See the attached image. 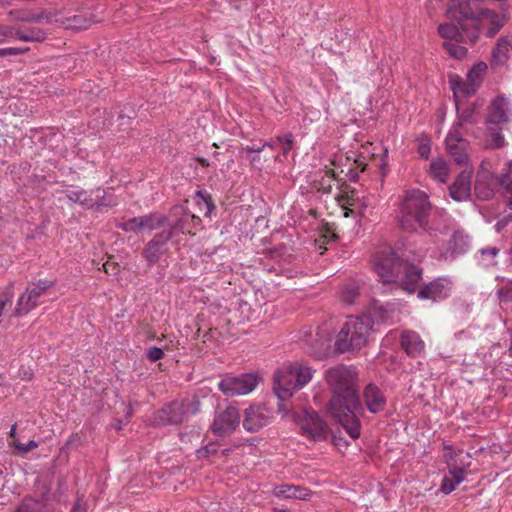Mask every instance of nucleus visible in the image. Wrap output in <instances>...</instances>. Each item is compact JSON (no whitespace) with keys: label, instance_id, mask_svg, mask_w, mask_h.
Wrapping results in <instances>:
<instances>
[{"label":"nucleus","instance_id":"7","mask_svg":"<svg viewBox=\"0 0 512 512\" xmlns=\"http://www.w3.org/2000/svg\"><path fill=\"white\" fill-rule=\"evenodd\" d=\"M66 198L74 203H78L86 209L101 211L106 207H113L118 204V199L112 190L96 189L87 192L81 188H69L65 191Z\"/></svg>","mask_w":512,"mask_h":512},{"label":"nucleus","instance_id":"30","mask_svg":"<svg viewBox=\"0 0 512 512\" xmlns=\"http://www.w3.org/2000/svg\"><path fill=\"white\" fill-rule=\"evenodd\" d=\"M500 249L497 247H485L478 250L476 259L478 264L485 268L495 267L498 264L497 257Z\"/></svg>","mask_w":512,"mask_h":512},{"label":"nucleus","instance_id":"10","mask_svg":"<svg viewBox=\"0 0 512 512\" xmlns=\"http://www.w3.org/2000/svg\"><path fill=\"white\" fill-rule=\"evenodd\" d=\"M55 285V281L49 279H39L28 284L26 290L19 296L14 314L17 317L28 314L31 310L42 303L41 298L48 294L50 288Z\"/></svg>","mask_w":512,"mask_h":512},{"label":"nucleus","instance_id":"53","mask_svg":"<svg viewBox=\"0 0 512 512\" xmlns=\"http://www.w3.org/2000/svg\"><path fill=\"white\" fill-rule=\"evenodd\" d=\"M122 227H123V229L125 231H136V228L140 229V228H143L144 226H127V225H124Z\"/></svg>","mask_w":512,"mask_h":512},{"label":"nucleus","instance_id":"46","mask_svg":"<svg viewBox=\"0 0 512 512\" xmlns=\"http://www.w3.org/2000/svg\"><path fill=\"white\" fill-rule=\"evenodd\" d=\"M86 511V502L84 501L83 496H78L75 501L71 512H85Z\"/></svg>","mask_w":512,"mask_h":512},{"label":"nucleus","instance_id":"38","mask_svg":"<svg viewBox=\"0 0 512 512\" xmlns=\"http://www.w3.org/2000/svg\"><path fill=\"white\" fill-rule=\"evenodd\" d=\"M460 42H445L443 44L444 49L446 52L453 58L456 59H463L467 55V48L459 44Z\"/></svg>","mask_w":512,"mask_h":512},{"label":"nucleus","instance_id":"5","mask_svg":"<svg viewBox=\"0 0 512 512\" xmlns=\"http://www.w3.org/2000/svg\"><path fill=\"white\" fill-rule=\"evenodd\" d=\"M372 331L369 317L350 316L338 333L335 347L339 353L360 350Z\"/></svg>","mask_w":512,"mask_h":512},{"label":"nucleus","instance_id":"58","mask_svg":"<svg viewBox=\"0 0 512 512\" xmlns=\"http://www.w3.org/2000/svg\"><path fill=\"white\" fill-rule=\"evenodd\" d=\"M274 512H290V511H288V510H286V509H279V508H275V509H274Z\"/></svg>","mask_w":512,"mask_h":512},{"label":"nucleus","instance_id":"12","mask_svg":"<svg viewBox=\"0 0 512 512\" xmlns=\"http://www.w3.org/2000/svg\"><path fill=\"white\" fill-rule=\"evenodd\" d=\"M259 382L257 375L243 373L236 376H226L219 384V389L227 396L246 395L252 392Z\"/></svg>","mask_w":512,"mask_h":512},{"label":"nucleus","instance_id":"55","mask_svg":"<svg viewBox=\"0 0 512 512\" xmlns=\"http://www.w3.org/2000/svg\"><path fill=\"white\" fill-rule=\"evenodd\" d=\"M263 145H265V147H269L271 149H274L276 147V145H278L277 139L275 141H272V142H266Z\"/></svg>","mask_w":512,"mask_h":512},{"label":"nucleus","instance_id":"24","mask_svg":"<svg viewBox=\"0 0 512 512\" xmlns=\"http://www.w3.org/2000/svg\"><path fill=\"white\" fill-rule=\"evenodd\" d=\"M449 195L457 202L466 201L471 195V172L462 171L449 187Z\"/></svg>","mask_w":512,"mask_h":512},{"label":"nucleus","instance_id":"44","mask_svg":"<svg viewBox=\"0 0 512 512\" xmlns=\"http://www.w3.org/2000/svg\"><path fill=\"white\" fill-rule=\"evenodd\" d=\"M443 449L446 451V453L444 454V460H445V463L450 467V468H453V467H456L455 464H454V458L456 456V453L455 451L453 450V448L450 446V445H444L443 446Z\"/></svg>","mask_w":512,"mask_h":512},{"label":"nucleus","instance_id":"15","mask_svg":"<svg viewBox=\"0 0 512 512\" xmlns=\"http://www.w3.org/2000/svg\"><path fill=\"white\" fill-rule=\"evenodd\" d=\"M499 191L501 192L506 208L501 212L497 224L512 222V161H506L499 172Z\"/></svg>","mask_w":512,"mask_h":512},{"label":"nucleus","instance_id":"28","mask_svg":"<svg viewBox=\"0 0 512 512\" xmlns=\"http://www.w3.org/2000/svg\"><path fill=\"white\" fill-rule=\"evenodd\" d=\"M512 52V39L500 38L492 51V61L496 64L504 63Z\"/></svg>","mask_w":512,"mask_h":512},{"label":"nucleus","instance_id":"34","mask_svg":"<svg viewBox=\"0 0 512 512\" xmlns=\"http://www.w3.org/2000/svg\"><path fill=\"white\" fill-rule=\"evenodd\" d=\"M194 199L203 216L208 217L214 208L211 196L205 191L198 190L195 193Z\"/></svg>","mask_w":512,"mask_h":512},{"label":"nucleus","instance_id":"35","mask_svg":"<svg viewBox=\"0 0 512 512\" xmlns=\"http://www.w3.org/2000/svg\"><path fill=\"white\" fill-rule=\"evenodd\" d=\"M452 89L456 97L460 95L463 97H467L473 95L476 92L477 86L468 79H459L453 82Z\"/></svg>","mask_w":512,"mask_h":512},{"label":"nucleus","instance_id":"45","mask_svg":"<svg viewBox=\"0 0 512 512\" xmlns=\"http://www.w3.org/2000/svg\"><path fill=\"white\" fill-rule=\"evenodd\" d=\"M498 295L501 301L511 302L512 301V286L502 287L498 290Z\"/></svg>","mask_w":512,"mask_h":512},{"label":"nucleus","instance_id":"57","mask_svg":"<svg viewBox=\"0 0 512 512\" xmlns=\"http://www.w3.org/2000/svg\"><path fill=\"white\" fill-rule=\"evenodd\" d=\"M312 336V332L311 331H306L304 332V337H305V341H308V337H311Z\"/></svg>","mask_w":512,"mask_h":512},{"label":"nucleus","instance_id":"41","mask_svg":"<svg viewBox=\"0 0 512 512\" xmlns=\"http://www.w3.org/2000/svg\"><path fill=\"white\" fill-rule=\"evenodd\" d=\"M293 142L294 137L291 133H286L283 136L277 137V143L278 145H282L284 155L288 154V152L292 149Z\"/></svg>","mask_w":512,"mask_h":512},{"label":"nucleus","instance_id":"59","mask_svg":"<svg viewBox=\"0 0 512 512\" xmlns=\"http://www.w3.org/2000/svg\"><path fill=\"white\" fill-rule=\"evenodd\" d=\"M74 439V436H71L69 440L66 442V446L70 445Z\"/></svg>","mask_w":512,"mask_h":512},{"label":"nucleus","instance_id":"29","mask_svg":"<svg viewBox=\"0 0 512 512\" xmlns=\"http://www.w3.org/2000/svg\"><path fill=\"white\" fill-rule=\"evenodd\" d=\"M449 164L442 158L433 159L430 163L429 175L440 183H446L449 177Z\"/></svg>","mask_w":512,"mask_h":512},{"label":"nucleus","instance_id":"48","mask_svg":"<svg viewBox=\"0 0 512 512\" xmlns=\"http://www.w3.org/2000/svg\"><path fill=\"white\" fill-rule=\"evenodd\" d=\"M431 147L428 142H422L419 144L418 153L420 157L427 159L430 155Z\"/></svg>","mask_w":512,"mask_h":512},{"label":"nucleus","instance_id":"21","mask_svg":"<svg viewBox=\"0 0 512 512\" xmlns=\"http://www.w3.org/2000/svg\"><path fill=\"white\" fill-rule=\"evenodd\" d=\"M512 117V109L509 100L504 96L496 97L490 107L487 116V125L508 122Z\"/></svg>","mask_w":512,"mask_h":512},{"label":"nucleus","instance_id":"23","mask_svg":"<svg viewBox=\"0 0 512 512\" xmlns=\"http://www.w3.org/2000/svg\"><path fill=\"white\" fill-rule=\"evenodd\" d=\"M402 350L412 358L420 357L425 352V342L421 336L413 330H405L400 335Z\"/></svg>","mask_w":512,"mask_h":512},{"label":"nucleus","instance_id":"22","mask_svg":"<svg viewBox=\"0 0 512 512\" xmlns=\"http://www.w3.org/2000/svg\"><path fill=\"white\" fill-rule=\"evenodd\" d=\"M471 245V239L468 234L463 230L457 229L453 232L450 239L445 244L443 256L448 258H455L459 255L466 253Z\"/></svg>","mask_w":512,"mask_h":512},{"label":"nucleus","instance_id":"3","mask_svg":"<svg viewBox=\"0 0 512 512\" xmlns=\"http://www.w3.org/2000/svg\"><path fill=\"white\" fill-rule=\"evenodd\" d=\"M446 15L458 22L465 31L471 44H475L484 26L488 27L487 36L493 37L505 24L504 14L491 9L479 7L473 10L470 0H448Z\"/></svg>","mask_w":512,"mask_h":512},{"label":"nucleus","instance_id":"40","mask_svg":"<svg viewBox=\"0 0 512 512\" xmlns=\"http://www.w3.org/2000/svg\"><path fill=\"white\" fill-rule=\"evenodd\" d=\"M9 445L17 450V455L25 456L30 451L36 449L39 444L34 440H29L26 444L20 443L16 440H11Z\"/></svg>","mask_w":512,"mask_h":512},{"label":"nucleus","instance_id":"51","mask_svg":"<svg viewBox=\"0 0 512 512\" xmlns=\"http://www.w3.org/2000/svg\"><path fill=\"white\" fill-rule=\"evenodd\" d=\"M103 269L105 273L115 275L117 273V266L114 264H110L109 262L104 263Z\"/></svg>","mask_w":512,"mask_h":512},{"label":"nucleus","instance_id":"9","mask_svg":"<svg viewBox=\"0 0 512 512\" xmlns=\"http://www.w3.org/2000/svg\"><path fill=\"white\" fill-rule=\"evenodd\" d=\"M401 212L403 219L400 224H427L430 221L432 208L428 197L419 190H413L406 194Z\"/></svg>","mask_w":512,"mask_h":512},{"label":"nucleus","instance_id":"2","mask_svg":"<svg viewBox=\"0 0 512 512\" xmlns=\"http://www.w3.org/2000/svg\"><path fill=\"white\" fill-rule=\"evenodd\" d=\"M409 254L399 246H384L373 254V268L383 284H393L408 293L416 291L422 269L410 262Z\"/></svg>","mask_w":512,"mask_h":512},{"label":"nucleus","instance_id":"1","mask_svg":"<svg viewBox=\"0 0 512 512\" xmlns=\"http://www.w3.org/2000/svg\"><path fill=\"white\" fill-rule=\"evenodd\" d=\"M325 379L332 393L328 412L352 439L359 438V415L364 413V407L358 394L356 371L339 364L326 370Z\"/></svg>","mask_w":512,"mask_h":512},{"label":"nucleus","instance_id":"31","mask_svg":"<svg viewBox=\"0 0 512 512\" xmlns=\"http://www.w3.org/2000/svg\"><path fill=\"white\" fill-rule=\"evenodd\" d=\"M361 317H369L370 325L373 327V325L376 323L387 322L390 319V313L388 309L383 305L379 304L378 302H373L368 312L361 315Z\"/></svg>","mask_w":512,"mask_h":512},{"label":"nucleus","instance_id":"26","mask_svg":"<svg viewBox=\"0 0 512 512\" xmlns=\"http://www.w3.org/2000/svg\"><path fill=\"white\" fill-rule=\"evenodd\" d=\"M438 34L441 38L445 40L471 43L469 41V37L466 35L465 31L461 28V26H457L454 23H441L438 26Z\"/></svg>","mask_w":512,"mask_h":512},{"label":"nucleus","instance_id":"54","mask_svg":"<svg viewBox=\"0 0 512 512\" xmlns=\"http://www.w3.org/2000/svg\"><path fill=\"white\" fill-rule=\"evenodd\" d=\"M9 436L11 438H13V440H15V436H16V425H12L10 431H9Z\"/></svg>","mask_w":512,"mask_h":512},{"label":"nucleus","instance_id":"52","mask_svg":"<svg viewBox=\"0 0 512 512\" xmlns=\"http://www.w3.org/2000/svg\"><path fill=\"white\" fill-rule=\"evenodd\" d=\"M265 148V145H248L245 147V150L250 153H260Z\"/></svg>","mask_w":512,"mask_h":512},{"label":"nucleus","instance_id":"62","mask_svg":"<svg viewBox=\"0 0 512 512\" xmlns=\"http://www.w3.org/2000/svg\"><path fill=\"white\" fill-rule=\"evenodd\" d=\"M228 452H229V450L226 449V450H223L222 454L223 455H228Z\"/></svg>","mask_w":512,"mask_h":512},{"label":"nucleus","instance_id":"32","mask_svg":"<svg viewBox=\"0 0 512 512\" xmlns=\"http://www.w3.org/2000/svg\"><path fill=\"white\" fill-rule=\"evenodd\" d=\"M15 37L23 42H41L46 38V33L36 27H24L15 31Z\"/></svg>","mask_w":512,"mask_h":512},{"label":"nucleus","instance_id":"47","mask_svg":"<svg viewBox=\"0 0 512 512\" xmlns=\"http://www.w3.org/2000/svg\"><path fill=\"white\" fill-rule=\"evenodd\" d=\"M179 437L182 442H191L193 439H198L200 435L198 432L190 431L180 432Z\"/></svg>","mask_w":512,"mask_h":512},{"label":"nucleus","instance_id":"27","mask_svg":"<svg viewBox=\"0 0 512 512\" xmlns=\"http://www.w3.org/2000/svg\"><path fill=\"white\" fill-rule=\"evenodd\" d=\"M464 474L465 470L461 467L450 468L448 474L442 479L440 490L446 495L452 493L464 481Z\"/></svg>","mask_w":512,"mask_h":512},{"label":"nucleus","instance_id":"4","mask_svg":"<svg viewBox=\"0 0 512 512\" xmlns=\"http://www.w3.org/2000/svg\"><path fill=\"white\" fill-rule=\"evenodd\" d=\"M312 369L303 363L283 364L274 374L273 390L281 401L291 398L295 391L302 389L312 379Z\"/></svg>","mask_w":512,"mask_h":512},{"label":"nucleus","instance_id":"25","mask_svg":"<svg viewBox=\"0 0 512 512\" xmlns=\"http://www.w3.org/2000/svg\"><path fill=\"white\" fill-rule=\"evenodd\" d=\"M273 494L280 499L306 500L310 495V491L303 486L282 484L273 489Z\"/></svg>","mask_w":512,"mask_h":512},{"label":"nucleus","instance_id":"50","mask_svg":"<svg viewBox=\"0 0 512 512\" xmlns=\"http://www.w3.org/2000/svg\"><path fill=\"white\" fill-rule=\"evenodd\" d=\"M325 229L323 238H325V242L335 241L337 236L334 233V230L331 229V226H323Z\"/></svg>","mask_w":512,"mask_h":512},{"label":"nucleus","instance_id":"33","mask_svg":"<svg viewBox=\"0 0 512 512\" xmlns=\"http://www.w3.org/2000/svg\"><path fill=\"white\" fill-rule=\"evenodd\" d=\"M487 126V133L483 141L484 147L486 149H497L503 147L505 144L503 134L500 131L490 127V125Z\"/></svg>","mask_w":512,"mask_h":512},{"label":"nucleus","instance_id":"6","mask_svg":"<svg viewBox=\"0 0 512 512\" xmlns=\"http://www.w3.org/2000/svg\"><path fill=\"white\" fill-rule=\"evenodd\" d=\"M201 411V402L197 398L173 401L157 410L152 423L157 427L179 425Z\"/></svg>","mask_w":512,"mask_h":512},{"label":"nucleus","instance_id":"18","mask_svg":"<svg viewBox=\"0 0 512 512\" xmlns=\"http://www.w3.org/2000/svg\"><path fill=\"white\" fill-rule=\"evenodd\" d=\"M452 281L448 277H438L418 291V298L440 301L447 298L452 290Z\"/></svg>","mask_w":512,"mask_h":512},{"label":"nucleus","instance_id":"13","mask_svg":"<svg viewBox=\"0 0 512 512\" xmlns=\"http://www.w3.org/2000/svg\"><path fill=\"white\" fill-rule=\"evenodd\" d=\"M302 434L313 441H324L330 429L326 421L313 410H304L300 419Z\"/></svg>","mask_w":512,"mask_h":512},{"label":"nucleus","instance_id":"43","mask_svg":"<svg viewBox=\"0 0 512 512\" xmlns=\"http://www.w3.org/2000/svg\"><path fill=\"white\" fill-rule=\"evenodd\" d=\"M146 357L151 362H156L164 357V352L161 348L153 346L147 349Z\"/></svg>","mask_w":512,"mask_h":512},{"label":"nucleus","instance_id":"39","mask_svg":"<svg viewBox=\"0 0 512 512\" xmlns=\"http://www.w3.org/2000/svg\"><path fill=\"white\" fill-rule=\"evenodd\" d=\"M359 296V288L355 283L344 285L341 291V299L347 304H353Z\"/></svg>","mask_w":512,"mask_h":512},{"label":"nucleus","instance_id":"16","mask_svg":"<svg viewBox=\"0 0 512 512\" xmlns=\"http://www.w3.org/2000/svg\"><path fill=\"white\" fill-rule=\"evenodd\" d=\"M239 424L240 414L238 409L229 405L223 410L216 411L211 430L214 435L223 436L234 432Z\"/></svg>","mask_w":512,"mask_h":512},{"label":"nucleus","instance_id":"19","mask_svg":"<svg viewBox=\"0 0 512 512\" xmlns=\"http://www.w3.org/2000/svg\"><path fill=\"white\" fill-rule=\"evenodd\" d=\"M271 418L270 410L262 405L250 406L245 410L243 427L248 432H257L268 425Z\"/></svg>","mask_w":512,"mask_h":512},{"label":"nucleus","instance_id":"11","mask_svg":"<svg viewBox=\"0 0 512 512\" xmlns=\"http://www.w3.org/2000/svg\"><path fill=\"white\" fill-rule=\"evenodd\" d=\"M194 219L202 221L199 215L187 213L183 205H176L167 215L153 213L133 218L128 224H190Z\"/></svg>","mask_w":512,"mask_h":512},{"label":"nucleus","instance_id":"20","mask_svg":"<svg viewBox=\"0 0 512 512\" xmlns=\"http://www.w3.org/2000/svg\"><path fill=\"white\" fill-rule=\"evenodd\" d=\"M363 401L367 410L372 414H378L385 410L387 398L383 390L374 383H369L363 390Z\"/></svg>","mask_w":512,"mask_h":512},{"label":"nucleus","instance_id":"56","mask_svg":"<svg viewBox=\"0 0 512 512\" xmlns=\"http://www.w3.org/2000/svg\"><path fill=\"white\" fill-rule=\"evenodd\" d=\"M12 53V49H0V56H6Z\"/></svg>","mask_w":512,"mask_h":512},{"label":"nucleus","instance_id":"8","mask_svg":"<svg viewBox=\"0 0 512 512\" xmlns=\"http://www.w3.org/2000/svg\"><path fill=\"white\" fill-rule=\"evenodd\" d=\"M498 157L484 159L476 173L474 191L480 200H490L499 190V173H496Z\"/></svg>","mask_w":512,"mask_h":512},{"label":"nucleus","instance_id":"61","mask_svg":"<svg viewBox=\"0 0 512 512\" xmlns=\"http://www.w3.org/2000/svg\"><path fill=\"white\" fill-rule=\"evenodd\" d=\"M199 161H200V163H201L202 165H206V164H207V162H206V160H205V159H200Z\"/></svg>","mask_w":512,"mask_h":512},{"label":"nucleus","instance_id":"14","mask_svg":"<svg viewBox=\"0 0 512 512\" xmlns=\"http://www.w3.org/2000/svg\"><path fill=\"white\" fill-rule=\"evenodd\" d=\"M461 123H455L449 130L445 143L447 152L457 164L464 165L469 161V142L462 137L460 132Z\"/></svg>","mask_w":512,"mask_h":512},{"label":"nucleus","instance_id":"42","mask_svg":"<svg viewBox=\"0 0 512 512\" xmlns=\"http://www.w3.org/2000/svg\"><path fill=\"white\" fill-rule=\"evenodd\" d=\"M336 179V174L332 169H327L321 181V189L328 192L331 189V182Z\"/></svg>","mask_w":512,"mask_h":512},{"label":"nucleus","instance_id":"37","mask_svg":"<svg viewBox=\"0 0 512 512\" xmlns=\"http://www.w3.org/2000/svg\"><path fill=\"white\" fill-rule=\"evenodd\" d=\"M486 71L487 64L484 62H478L469 70L467 79L478 87Z\"/></svg>","mask_w":512,"mask_h":512},{"label":"nucleus","instance_id":"60","mask_svg":"<svg viewBox=\"0 0 512 512\" xmlns=\"http://www.w3.org/2000/svg\"><path fill=\"white\" fill-rule=\"evenodd\" d=\"M503 227H504V226H497L496 232H497V233H500V232L502 231V228H503Z\"/></svg>","mask_w":512,"mask_h":512},{"label":"nucleus","instance_id":"49","mask_svg":"<svg viewBox=\"0 0 512 512\" xmlns=\"http://www.w3.org/2000/svg\"><path fill=\"white\" fill-rule=\"evenodd\" d=\"M217 452V449L214 445H207L201 450H198V457H209L210 455H213Z\"/></svg>","mask_w":512,"mask_h":512},{"label":"nucleus","instance_id":"17","mask_svg":"<svg viewBox=\"0 0 512 512\" xmlns=\"http://www.w3.org/2000/svg\"><path fill=\"white\" fill-rule=\"evenodd\" d=\"M183 226H169L168 229L154 236L146 245L143 256L147 260L148 265L152 266L160 259L165 252L164 245L172 238L173 234Z\"/></svg>","mask_w":512,"mask_h":512},{"label":"nucleus","instance_id":"36","mask_svg":"<svg viewBox=\"0 0 512 512\" xmlns=\"http://www.w3.org/2000/svg\"><path fill=\"white\" fill-rule=\"evenodd\" d=\"M45 504L42 500L26 497L19 506V512H44Z\"/></svg>","mask_w":512,"mask_h":512}]
</instances>
